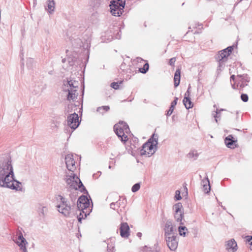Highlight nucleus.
Masks as SVG:
<instances>
[{
    "label": "nucleus",
    "mask_w": 252,
    "mask_h": 252,
    "mask_svg": "<svg viewBox=\"0 0 252 252\" xmlns=\"http://www.w3.org/2000/svg\"><path fill=\"white\" fill-rule=\"evenodd\" d=\"M203 191L205 193H208L210 191V186H208V187H206V186H203Z\"/></svg>",
    "instance_id": "obj_35"
},
{
    "label": "nucleus",
    "mask_w": 252,
    "mask_h": 252,
    "mask_svg": "<svg viewBox=\"0 0 252 252\" xmlns=\"http://www.w3.org/2000/svg\"><path fill=\"white\" fill-rule=\"evenodd\" d=\"M111 4L117 5L118 7L122 9L124 8L125 1H123L122 0H113L111 2Z\"/></svg>",
    "instance_id": "obj_22"
},
{
    "label": "nucleus",
    "mask_w": 252,
    "mask_h": 252,
    "mask_svg": "<svg viewBox=\"0 0 252 252\" xmlns=\"http://www.w3.org/2000/svg\"><path fill=\"white\" fill-rule=\"evenodd\" d=\"M13 241L19 247V249L21 252H28L27 247L28 246V243L23 237L21 232L20 231L17 233Z\"/></svg>",
    "instance_id": "obj_8"
},
{
    "label": "nucleus",
    "mask_w": 252,
    "mask_h": 252,
    "mask_svg": "<svg viewBox=\"0 0 252 252\" xmlns=\"http://www.w3.org/2000/svg\"><path fill=\"white\" fill-rule=\"evenodd\" d=\"M224 142L226 146L229 148L234 149L236 147L237 140L234 139L232 135H229L225 137Z\"/></svg>",
    "instance_id": "obj_16"
},
{
    "label": "nucleus",
    "mask_w": 252,
    "mask_h": 252,
    "mask_svg": "<svg viewBox=\"0 0 252 252\" xmlns=\"http://www.w3.org/2000/svg\"><path fill=\"white\" fill-rule=\"evenodd\" d=\"M198 156V154L197 151H192L190 152L188 155V157L189 158H193L194 159H196Z\"/></svg>",
    "instance_id": "obj_25"
},
{
    "label": "nucleus",
    "mask_w": 252,
    "mask_h": 252,
    "mask_svg": "<svg viewBox=\"0 0 252 252\" xmlns=\"http://www.w3.org/2000/svg\"><path fill=\"white\" fill-rule=\"evenodd\" d=\"M67 125L73 130L75 129L79 125L78 115L74 113L67 117Z\"/></svg>",
    "instance_id": "obj_10"
},
{
    "label": "nucleus",
    "mask_w": 252,
    "mask_h": 252,
    "mask_svg": "<svg viewBox=\"0 0 252 252\" xmlns=\"http://www.w3.org/2000/svg\"><path fill=\"white\" fill-rule=\"evenodd\" d=\"M65 162L68 171L73 172L76 170L75 161L72 154H68L65 156Z\"/></svg>",
    "instance_id": "obj_12"
},
{
    "label": "nucleus",
    "mask_w": 252,
    "mask_h": 252,
    "mask_svg": "<svg viewBox=\"0 0 252 252\" xmlns=\"http://www.w3.org/2000/svg\"><path fill=\"white\" fill-rule=\"evenodd\" d=\"M110 7L111 9V13L113 16H120L124 12L123 9H121L117 5L116 6L114 4H110Z\"/></svg>",
    "instance_id": "obj_18"
},
{
    "label": "nucleus",
    "mask_w": 252,
    "mask_h": 252,
    "mask_svg": "<svg viewBox=\"0 0 252 252\" xmlns=\"http://www.w3.org/2000/svg\"><path fill=\"white\" fill-rule=\"evenodd\" d=\"M110 109V107L108 106H103L101 107H99L97 108V111L101 113H103V112H101V110H103L105 112L108 111Z\"/></svg>",
    "instance_id": "obj_27"
},
{
    "label": "nucleus",
    "mask_w": 252,
    "mask_h": 252,
    "mask_svg": "<svg viewBox=\"0 0 252 252\" xmlns=\"http://www.w3.org/2000/svg\"><path fill=\"white\" fill-rule=\"evenodd\" d=\"M190 88V87L189 86L188 89V90L186 92L185 94V97L186 96H188V97H189V89Z\"/></svg>",
    "instance_id": "obj_40"
},
{
    "label": "nucleus",
    "mask_w": 252,
    "mask_h": 252,
    "mask_svg": "<svg viewBox=\"0 0 252 252\" xmlns=\"http://www.w3.org/2000/svg\"><path fill=\"white\" fill-rule=\"evenodd\" d=\"M183 102V103H184L185 107L187 109H189L192 107V106H193V103L191 101L189 97H188V96L184 97Z\"/></svg>",
    "instance_id": "obj_20"
},
{
    "label": "nucleus",
    "mask_w": 252,
    "mask_h": 252,
    "mask_svg": "<svg viewBox=\"0 0 252 252\" xmlns=\"http://www.w3.org/2000/svg\"><path fill=\"white\" fill-rule=\"evenodd\" d=\"M234 79H235V75H231L230 77V79L234 80Z\"/></svg>",
    "instance_id": "obj_43"
},
{
    "label": "nucleus",
    "mask_w": 252,
    "mask_h": 252,
    "mask_svg": "<svg viewBox=\"0 0 252 252\" xmlns=\"http://www.w3.org/2000/svg\"><path fill=\"white\" fill-rule=\"evenodd\" d=\"M174 109V108L170 106L169 109L167 111V116H170L172 114V113H173Z\"/></svg>",
    "instance_id": "obj_36"
},
{
    "label": "nucleus",
    "mask_w": 252,
    "mask_h": 252,
    "mask_svg": "<svg viewBox=\"0 0 252 252\" xmlns=\"http://www.w3.org/2000/svg\"><path fill=\"white\" fill-rule=\"evenodd\" d=\"M79 83L78 81L71 79H67L63 81V90L67 92V99L68 100L75 101L78 96L77 89Z\"/></svg>",
    "instance_id": "obj_2"
},
{
    "label": "nucleus",
    "mask_w": 252,
    "mask_h": 252,
    "mask_svg": "<svg viewBox=\"0 0 252 252\" xmlns=\"http://www.w3.org/2000/svg\"><path fill=\"white\" fill-rule=\"evenodd\" d=\"M65 180L66 184L72 189L77 190L82 187L84 189V186L80 179L73 172H71L70 174L66 175Z\"/></svg>",
    "instance_id": "obj_6"
},
{
    "label": "nucleus",
    "mask_w": 252,
    "mask_h": 252,
    "mask_svg": "<svg viewBox=\"0 0 252 252\" xmlns=\"http://www.w3.org/2000/svg\"><path fill=\"white\" fill-rule=\"evenodd\" d=\"M158 138V134L154 133L152 137L142 146V148L140 151V155L148 157L153 155L157 149Z\"/></svg>",
    "instance_id": "obj_3"
},
{
    "label": "nucleus",
    "mask_w": 252,
    "mask_h": 252,
    "mask_svg": "<svg viewBox=\"0 0 252 252\" xmlns=\"http://www.w3.org/2000/svg\"><path fill=\"white\" fill-rule=\"evenodd\" d=\"M140 183H136L132 186V187L131 188V191L133 192H135L140 189Z\"/></svg>",
    "instance_id": "obj_30"
},
{
    "label": "nucleus",
    "mask_w": 252,
    "mask_h": 252,
    "mask_svg": "<svg viewBox=\"0 0 252 252\" xmlns=\"http://www.w3.org/2000/svg\"><path fill=\"white\" fill-rule=\"evenodd\" d=\"M241 98L244 102H247L248 101V96L247 94H243L241 95Z\"/></svg>",
    "instance_id": "obj_31"
},
{
    "label": "nucleus",
    "mask_w": 252,
    "mask_h": 252,
    "mask_svg": "<svg viewBox=\"0 0 252 252\" xmlns=\"http://www.w3.org/2000/svg\"><path fill=\"white\" fill-rule=\"evenodd\" d=\"M175 197L177 200H180L182 199V197L180 194V191L179 190H177L176 191Z\"/></svg>",
    "instance_id": "obj_32"
},
{
    "label": "nucleus",
    "mask_w": 252,
    "mask_h": 252,
    "mask_svg": "<svg viewBox=\"0 0 252 252\" xmlns=\"http://www.w3.org/2000/svg\"><path fill=\"white\" fill-rule=\"evenodd\" d=\"M175 61H176L175 58H172L170 59L169 60V64L170 65H174Z\"/></svg>",
    "instance_id": "obj_38"
},
{
    "label": "nucleus",
    "mask_w": 252,
    "mask_h": 252,
    "mask_svg": "<svg viewBox=\"0 0 252 252\" xmlns=\"http://www.w3.org/2000/svg\"><path fill=\"white\" fill-rule=\"evenodd\" d=\"M137 236L138 237L140 238V237L142 236V233H140V232H138V233H137Z\"/></svg>",
    "instance_id": "obj_42"
},
{
    "label": "nucleus",
    "mask_w": 252,
    "mask_h": 252,
    "mask_svg": "<svg viewBox=\"0 0 252 252\" xmlns=\"http://www.w3.org/2000/svg\"><path fill=\"white\" fill-rule=\"evenodd\" d=\"M164 237H167L176 235V229L174 227V225L170 220H167L165 224L164 228Z\"/></svg>",
    "instance_id": "obj_11"
},
{
    "label": "nucleus",
    "mask_w": 252,
    "mask_h": 252,
    "mask_svg": "<svg viewBox=\"0 0 252 252\" xmlns=\"http://www.w3.org/2000/svg\"><path fill=\"white\" fill-rule=\"evenodd\" d=\"M111 87L113 89L117 90L119 88V85L118 82H113L111 84Z\"/></svg>",
    "instance_id": "obj_33"
},
{
    "label": "nucleus",
    "mask_w": 252,
    "mask_h": 252,
    "mask_svg": "<svg viewBox=\"0 0 252 252\" xmlns=\"http://www.w3.org/2000/svg\"><path fill=\"white\" fill-rule=\"evenodd\" d=\"M178 231L180 236L185 237L186 233L188 232V229L185 226H180L178 227Z\"/></svg>",
    "instance_id": "obj_23"
},
{
    "label": "nucleus",
    "mask_w": 252,
    "mask_h": 252,
    "mask_svg": "<svg viewBox=\"0 0 252 252\" xmlns=\"http://www.w3.org/2000/svg\"><path fill=\"white\" fill-rule=\"evenodd\" d=\"M175 210L174 218L177 222H180V224H183L182 220L184 218V212L183 206L181 203H178L173 206Z\"/></svg>",
    "instance_id": "obj_9"
},
{
    "label": "nucleus",
    "mask_w": 252,
    "mask_h": 252,
    "mask_svg": "<svg viewBox=\"0 0 252 252\" xmlns=\"http://www.w3.org/2000/svg\"><path fill=\"white\" fill-rule=\"evenodd\" d=\"M225 109H220V110H218V109H216V111L213 112L212 113V115H213L215 119L216 122H218V119L219 118L220 116V112L222 111H225Z\"/></svg>",
    "instance_id": "obj_24"
},
{
    "label": "nucleus",
    "mask_w": 252,
    "mask_h": 252,
    "mask_svg": "<svg viewBox=\"0 0 252 252\" xmlns=\"http://www.w3.org/2000/svg\"><path fill=\"white\" fill-rule=\"evenodd\" d=\"M190 88V87L189 86L188 89V90L186 92L185 94V97L186 96H188V97H189V89Z\"/></svg>",
    "instance_id": "obj_39"
},
{
    "label": "nucleus",
    "mask_w": 252,
    "mask_h": 252,
    "mask_svg": "<svg viewBox=\"0 0 252 252\" xmlns=\"http://www.w3.org/2000/svg\"><path fill=\"white\" fill-rule=\"evenodd\" d=\"M232 50V46L228 47L227 48L220 51L217 55L216 59L219 62V67L220 68L223 66L224 63L227 61V57L231 53Z\"/></svg>",
    "instance_id": "obj_7"
},
{
    "label": "nucleus",
    "mask_w": 252,
    "mask_h": 252,
    "mask_svg": "<svg viewBox=\"0 0 252 252\" xmlns=\"http://www.w3.org/2000/svg\"><path fill=\"white\" fill-rule=\"evenodd\" d=\"M47 7L48 8L46 9L50 13H51L54 11L55 2L54 0H48Z\"/></svg>",
    "instance_id": "obj_21"
},
{
    "label": "nucleus",
    "mask_w": 252,
    "mask_h": 252,
    "mask_svg": "<svg viewBox=\"0 0 252 252\" xmlns=\"http://www.w3.org/2000/svg\"><path fill=\"white\" fill-rule=\"evenodd\" d=\"M116 203H112L111 204H110V207L111 208L113 209H115V206H116Z\"/></svg>",
    "instance_id": "obj_41"
},
{
    "label": "nucleus",
    "mask_w": 252,
    "mask_h": 252,
    "mask_svg": "<svg viewBox=\"0 0 252 252\" xmlns=\"http://www.w3.org/2000/svg\"><path fill=\"white\" fill-rule=\"evenodd\" d=\"M34 64V61L32 58H29L27 60V65L30 68H32Z\"/></svg>",
    "instance_id": "obj_28"
},
{
    "label": "nucleus",
    "mask_w": 252,
    "mask_h": 252,
    "mask_svg": "<svg viewBox=\"0 0 252 252\" xmlns=\"http://www.w3.org/2000/svg\"><path fill=\"white\" fill-rule=\"evenodd\" d=\"M247 240L250 242V248L251 250H252V236H247Z\"/></svg>",
    "instance_id": "obj_34"
},
{
    "label": "nucleus",
    "mask_w": 252,
    "mask_h": 252,
    "mask_svg": "<svg viewBox=\"0 0 252 252\" xmlns=\"http://www.w3.org/2000/svg\"><path fill=\"white\" fill-rule=\"evenodd\" d=\"M114 130L119 137L121 138V141L126 142L128 140L127 134L129 132V128L128 125L123 122H120L114 126Z\"/></svg>",
    "instance_id": "obj_5"
},
{
    "label": "nucleus",
    "mask_w": 252,
    "mask_h": 252,
    "mask_svg": "<svg viewBox=\"0 0 252 252\" xmlns=\"http://www.w3.org/2000/svg\"><path fill=\"white\" fill-rule=\"evenodd\" d=\"M78 220H79V221H81V217H79L78 218Z\"/></svg>",
    "instance_id": "obj_44"
},
{
    "label": "nucleus",
    "mask_w": 252,
    "mask_h": 252,
    "mask_svg": "<svg viewBox=\"0 0 252 252\" xmlns=\"http://www.w3.org/2000/svg\"><path fill=\"white\" fill-rule=\"evenodd\" d=\"M226 249L228 252H235L237 250V245L234 239H231L226 242Z\"/></svg>",
    "instance_id": "obj_17"
},
{
    "label": "nucleus",
    "mask_w": 252,
    "mask_h": 252,
    "mask_svg": "<svg viewBox=\"0 0 252 252\" xmlns=\"http://www.w3.org/2000/svg\"><path fill=\"white\" fill-rule=\"evenodd\" d=\"M42 210H43V211H44V210H46L47 209H46V207H43Z\"/></svg>",
    "instance_id": "obj_45"
},
{
    "label": "nucleus",
    "mask_w": 252,
    "mask_h": 252,
    "mask_svg": "<svg viewBox=\"0 0 252 252\" xmlns=\"http://www.w3.org/2000/svg\"><path fill=\"white\" fill-rule=\"evenodd\" d=\"M120 235L123 238H128L129 235V227L126 222L122 223L120 228Z\"/></svg>",
    "instance_id": "obj_15"
},
{
    "label": "nucleus",
    "mask_w": 252,
    "mask_h": 252,
    "mask_svg": "<svg viewBox=\"0 0 252 252\" xmlns=\"http://www.w3.org/2000/svg\"><path fill=\"white\" fill-rule=\"evenodd\" d=\"M201 185L202 186H206V187H208V186H210V182L207 177L205 178V179H203L201 181Z\"/></svg>",
    "instance_id": "obj_29"
},
{
    "label": "nucleus",
    "mask_w": 252,
    "mask_h": 252,
    "mask_svg": "<svg viewBox=\"0 0 252 252\" xmlns=\"http://www.w3.org/2000/svg\"><path fill=\"white\" fill-rule=\"evenodd\" d=\"M11 161L9 157L0 159V186L16 190H22L21 183L14 179Z\"/></svg>",
    "instance_id": "obj_1"
},
{
    "label": "nucleus",
    "mask_w": 252,
    "mask_h": 252,
    "mask_svg": "<svg viewBox=\"0 0 252 252\" xmlns=\"http://www.w3.org/2000/svg\"><path fill=\"white\" fill-rule=\"evenodd\" d=\"M178 97H175V99L174 100H173L172 102H171V106L173 107H175V106L177 104V100H178Z\"/></svg>",
    "instance_id": "obj_37"
},
{
    "label": "nucleus",
    "mask_w": 252,
    "mask_h": 252,
    "mask_svg": "<svg viewBox=\"0 0 252 252\" xmlns=\"http://www.w3.org/2000/svg\"><path fill=\"white\" fill-rule=\"evenodd\" d=\"M149 67V66L148 63H145L143 67L139 68V71L142 73H145L148 70Z\"/></svg>",
    "instance_id": "obj_26"
},
{
    "label": "nucleus",
    "mask_w": 252,
    "mask_h": 252,
    "mask_svg": "<svg viewBox=\"0 0 252 252\" xmlns=\"http://www.w3.org/2000/svg\"><path fill=\"white\" fill-rule=\"evenodd\" d=\"M90 205L89 200L84 195L80 196L78 199L77 207L79 210H82L83 213V210L88 208Z\"/></svg>",
    "instance_id": "obj_13"
},
{
    "label": "nucleus",
    "mask_w": 252,
    "mask_h": 252,
    "mask_svg": "<svg viewBox=\"0 0 252 252\" xmlns=\"http://www.w3.org/2000/svg\"><path fill=\"white\" fill-rule=\"evenodd\" d=\"M56 199L58 212L65 217H70L73 214V209L67 199L61 195H58Z\"/></svg>",
    "instance_id": "obj_4"
},
{
    "label": "nucleus",
    "mask_w": 252,
    "mask_h": 252,
    "mask_svg": "<svg viewBox=\"0 0 252 252\" xmlns=\"http://www.w3.org/2000/svg\"><path fill=\"white\" fill-rule=\"evenodd\" d=\"M167 246L171 251L176 250L178 245V241L176 235L171 236L165 238Z\"/></svg>",
    "instance_id": "obj_14"
},
{
    "label": "nucleus",
    "mask_w": 252,
    "mask_h": 252,
    "mask_svg": "<svg viewBox=\"0 0 252 252\" xmlns=\"http://www.w3.org/2000/svg\"><path fill=\"white\" fill-rule=\"evenodd\" d=\"M180 70L179 69L176 70L174 74V86L177 87L180 84Z\"/></svg>",
    "instance_id": "obj_19"
},
{
    "label": "nucleus",
    "mask_w": 252,
    "mask_h": 252,
    "mask_svg": "<svg viewBox=\"0 0 252 252\" xmlns=\"http://www.w3.org/2000/svg\"><path fill=\"white\" fill-rule=\"evenodd\" d=\"M109 246H107V250H108Z\"/></svg>",
    "instance_id": "obj_46"
}]
</instances>
